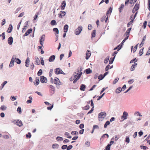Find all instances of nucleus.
<instances>
[{
  "mask_svg": "<svg viewBox=\"0 0 150 150\" xmlns=\"http://www.w3.org/2000/svg\"><path fill=\"white\" fill-rule=\"evenodd\" d=\"M16 59V60L15 61V62L17 64H19V58H16V55H13L10 62L9 65V67H11L13 66L14 65L15 60Z\"/></svg>",
  "mask_w": 150,
  "mask_h": 150,
  "instance_id": "obj_1",
  "label": "nucleus"
},
{
  "mask_svg": "<svg viewBox=\"0 0 150 150\" xmlns=\"http://www.w3.org/2000/svg\"><path fill=\"white\" fill-rule=\"evenodd\" d=\"M106 116V114L105 112H100L98 115L99 120L100 121H102L104 119V118Z\"/></svg>",
  "mask_w": 150,
  "mask_h": 150,
  "instance_id": "obj_2",
  "label": "nucleus"
},
{
  "mask_svg": "<svg viewBox=\"0 0 150 150\" xmlns=\"http://www.w3.org/2000/svg\"><path fill=\"white\" fill-rule=\"evenodd\" d=\"M83 28L81 26H79L76 29L75 34L76 35H79L82 30Z\"/></svg>",
  "mask_w": 150,
  "mask_h": 150,
  "instance_id": "obj_3",
  "label": "nucleus"
},
{
  "mask_svg": "<svg viewBox=\"0 0 150 150\" xmlns=\"http://www.w3.org/2000/svg\"><path fill=\"white\" fill-rule=\"evenodd\" d=\"M82 68L81 67H80L78 69V71H77V73L76 72H75L74 74L72 75L73 77L74 78V79H75L78 76H77V75H79V74L80 73V71L81 72V71H82Z\"/></svg>",
  "mask_w": 150,
  "mask_h": 150,
  "instance_id": "obj_4",
  "label": "nucleus"
},
{
  "mask_svg": "<svg viewBox=\"0 0 150 150\" xmlns=\"http://www.w3.org/2000/svg\"><path fill=\"white\" fill-rule=\"evenodd\" d=\"M55 73L56 74H65L63 72L62 70L60 68L56 69L55 70Z\"/></svg>",
  "mask_w": 150,
  "mask_h": 150,
  "instance_id": "obj_5",
  "label": "nucleus"
},
{
  "mask_svg": "<svg viewBox=\"0 0 150 150\" xmlns=\"http://www.w3.org/2000/svg\"><path fill=\"white\" fill-rule=\"evenodd\" d=\"M40 81L42 83H47V79L44 76H41L40 77Z\"/></svg>",
  "mask_w": 150,
  "mask_h": 150,
  "instance_id": "obj_6",
  "label": "nucleus"
},
{
  "mask_svg": "<svg viewBox=\"0 0 150 150\" xmlns=\"http://www.w3.org/2000/svg\"><path fill=\"white\" fill-rule=\"evenodd\" d=\"M128 114L127 112L126 111L123 112V114L122 116V118H123V120L127 119Z\"/></svg>",
  "mask_w": 150,
  "mask_h": 150,
  "instance_id": "obj_7",
  "label": "nucleus"
},
{
  "mask_svg": "<svg viewBox=\"0 0 150 150\" xmlns=\"http://www.w3.org/2000/svg\"><path fill=\"white\" fill-rule=\"evenodd\" d=\"M114 143V141L112 140L110 142V144L107 145L105 147V149L106 150H110V146L112 145Z\"/></svg>",
  "mask_w": 150,
  "mask_h": 150,
  "instance_id": "obj_8",
  "label": "nucleus"
},
{
  "mask_svg": "<svg viewBox=\"0 0 150 150\" xmlns=\"http://www.w3.org/2000/svg\"><path fill=\"white\" fill-rule=\"evenodd\" d=\"M82 74V72H80V73L79 74V75L78 76L74 81L73 82L74 83H75L77 82V81L80 78Z\"/></svg>",
  "mask_w": 150,
  "mask_h": 150,
  "instance_id": "obj_9",
  "label": "nucleus"
},
{
  "mask_svg": "<svg viewBox=\"0 0 150 150\" xmlns=\"http://www.w3.org/2000/svg\"><path fill=\"white\" fill-rule=\"evenodd\" d=\"M91 52L88 50H87V52L86 54V59L88 60L91 55Z\"/></svg>",
  "mask_w": 150,
  "mask_h": 150,
  "instance_id": "obj_10",
  "label": "nucleus"
},
{
  "mask_svg": "<svg viewBox=\"0 0 150 150\" xmlns=\"http://www.w3.org/2000/svg\"><path fill=\"white\" fill-rule=\"evenodd\" d=\"M13 39L12 37H10L8 39V42L9 45H11L13 43Z\"/></svg>",
  "mask_w": 150,
  "mask_h": 150,
  "instance_id": "obj_11",
  "label": "nucleus"
},
{
  "mask_svg": "<svg viewBox=\"0 0 150 150\" xmlns=\"http://www.w3.org/2000/svg\"><path fill=\"white\" fill-rule=\"evenodd\" d=\"M54 84L56 85H60V81L58 78H55L54 79Z\"/></svg>",
  "mask_w": 150,
  "mask_h": 150,
  "instance_id": "obj_12",
  "label": "nucleus"
},
{
  "mask_svg": "<svg viewBox=\"0 0 150 150\" xmlns=\"http://www.w3.org/2000/svg\"><path fill=\"white\" fill-rule=\"evenodd\" d=\"M55 58V56L54 55H52L50 57L48 60L50 62H53Z\"/></svg>",
  "mask_w": 150,
  "mask_h": 150,
  "instance_id": "obj_13",
  "label": "nucleus"
},
{
  "mask_svg": "<svg viewBox=\"0 0 150 150\" xmlns=\"http://www.w3.org/2000/svg\"><path fill=\"white\" fill-rule=\"evenodd\" d=\"M146 35L144 36L143 38V39H142V42H141V43L140 44V45H139V47L141 48L143 46V45L144 44V41H145V40L146 39Z\"/></svg>",
  "mask_w": 150,
  "mask_h": 150,
  "instance_id": "obj_14",
  "label": "nucleus"
},
{
  "mask_svg": "<svg viewBox=\"0 0 150 150\" xmlns=\"http://www.w3.org/2000/svg\"><path fill=\"white\" fill-rule=\"evenodd\" d=\"M13 29V26L11 24H10L7 30V32L8 33H11Z\"/></svg>",
  "mask_w": 150,
  "mask_h": 150,
  "instance_id": "obj_15",
  "label": "nucleus"
},
{
  "mask_svg": "<svg viewBox=\"0 0 150 150\" xmlns=\"http://www.w3.org/2000/svg\"><path fill=\"white\" fill-rule=\"evenodd\" d=\"M59 17H60L61 18L63 17L66 14V12L64 11H60V13L59 14Z\"/></svg>",
  "mask_w": 150,
  "mask_h": 150,
  "instance_id": "obj_16",
  "label": "nucleus"
},
{
  "mask_svg": "<svg viewBox=\"0 0 150 150\" xmlns=\"http://www.w3.org/2000/svg\"><path fill=\"white\" fill-rule=\"evenodd\" d=\"M69 26L68 25H65L64 27V33H67L68 31Z\"/></svg>",
  "mask_w": 150,
  "mask_h": 150,
  "instance_id": "obj_17",
  "label": "nucleus"
},
{
  "mask_svg": "<svg viewBox=\"0 0 150 150\" xmlns=\"http://www.w3.org/2000/svg\"><path fill=\"white\" fill-rule=\"evenodd\" d=\"M59 146V145L57 144H54L52 145V148L54 149H58Z\"/></svg>",
  "mask_w": 150,
  "mask_h": 150,
  "instance_id": "obj_18",
  "label": "nucleus"
},
{
  "mask_svg": "<svg viewBox=\"0 0 150 150\" xmlns=\"http://www.w3.org/2000/svg\"><path fill=\"white\" fill-rule=\"evenodd\" d=\"M66 5V3L65 1H63L62 3L61 4V7H62L61 8V9L62 10H64L65 7Z\"/></svg>",
  "mask_w": 150,
  "mask_h": 150,
  "instance_id": "obj_19",
  "label": "nucleus"
},
{
  "mask_svg": "<svg viewBox=\"0 0 150 150\" xmlns=\"http://www.w3.org/2000/svg\"><path fill=\"white\" fill-rule=\"evenodd\" d=\"M35 64L37 65H39L40 63L39 59L38 57L35 58Z\"/></svg>",
  "mask_w": 150,
  "mask_h": 150,
  "instance_id": "obj_20",
  "label": "nucleus"
},
{
  "mask_svg": "<svg viewBox=\"0 0 150 150\" xmlns=\"http://www.w3.org/2000/svg\"><path fill=\"white\" fill-rule=\"evenodd\" d=\"M122 90L121 88L120 87H119L116 89L115 92L116 93H120Z\"/></svg>",
  "mask_w": 150,
  "mask_h": 150,
  "instance_id": "obj_21",
  "label": "nucleus"
},
{
  "mask_svg": "<svg viewBox=\"0 0 150 150\" xmlns=\"http://www.w3.org/2000/svg\"><path fill=\"white\" fill-rule=\"evenodd\" d=\"M85 88V85L84 84H82L81 86L80 89L81 91H84Z\"/></svg>",
  "mask_w": 150,
  "mask_h": 150,
  "instance_id": "obj_22",
  "label": "nucleus"
},
{
  "mask_svg": "<svg viewBox=\"0 0 150 150\" xmlns=\"http://www.w3.org/2000/svg\"><path fill=\"white\" fill-rule=\"evenodd\" d=\"M35 81L36 82V83H35V82H34V84L35 85H38L40 83V81L38 77L36 78V79L35 80Z\"/></svg>",
  "mask_w": 150,
  "mask_h": 150,
  "instance_id": "obj_23",
  "label": "nucleus"
},
{
  "mask_svg": "<svg viewBox=\"0 0 150 150\" xmlns=\"http://www.w3.org/2000/svg\"><path fill=\"white\" fill-rule=\"evenodd\" d=\"M132 29L131 28H128L126 32L125 33V35H126L127 36H129V34L130 32V30Z\"/></svg>",
  "mask_w": 150,
  "mask_h": 150,
  "instance_id": "obj_24",
  "label": "nucleus"
},
{
  "mask_svg": "<svg viewBox=\"0 0 150 150\" xmlns=\"http://www.w3.org/2000/svg\"><path fill=\"white\" fill-rule=\"evenodd\" d=\"M7 83V82L6 81H4L1 84V86L0 87V90H1L4 87V86Z\"/></svg>",
  "mask_w": 150,
  "mask_h": 150,
  "instance_id": "obj_25",
  "label": "nucleus"
},
{
  "mask_svg": "<svg viewBox=\"0 0 150 150\" xmlns=\"http://www.w3.org/2000/svg\"><path fill=\"white\" fill-rule=\"evenodd\" d=\"M29 98L30 99L28 100L26 102L28 104L31 103L32 100L33 99L32 97L31 96H29Z\"/></svg>",
  "mask_w": 150,
  "mask_h": 150,
  "instance_id": "obj_26",
  "label": "nucleus"
},
{
  "mask_svg": "<svg viewBox=\"0 0 150 150\" xmlns=\"http://www.w3.org/2000/svg\"><path fill=\"white\" fill-rule=\"evenodd\" d=\"M45 39V35H43L40 37V41H44Z\"/></svg>",
  "mask_w": 150,
  "mask_h": 150,
  "instance_id": "obj_27",
  "label": "nucleus"
},
{
  "mask_svg": "<svg viewBox=\"0 0 150 150\" xmlns=\"http://www.w3.org/2000/svg\"><path fill=\"white\" fill-rule=\"evenodd\" d=\"M56 139L57 140V141H61L63 140V138L61 137L58 136L56 137Z\"/></svg>",
  "mask_w": 150,
  "mask_h": 150,
  "instance_id": "obj_28",
  "label": "nucleus"
},
{
  "mask_svg": "<svg viewBox=\"0 0 150 150\" xmlns=\"http://www.w3.org/2000/svg\"><path fill=\"white\" fill-rule=\"evenodd\" d=\"M119 137L117 135H115V138L113 137L111 139V140L113 141L115 140V141H117Z\"/></svg>",
  "mask_w": 150,
  "mask_h": 150,
  "instance_id": "obj_29",
  "label": "nucleus"
},
{
  "mask_svg": "<svg viewBox=\"0 0 150 150\" xmlns=\"http://www.w3.org/2000/svg\"><path fill=\"white\" fill-rule=\"evenodd\" d=\"M112 9L111 7H110L108 11H107L106 13V16H108V15L109 13H111L112 12Z\"/></svg>",
  "mask_w": 150,
  "mask_h": 150,
  "instance_id": "obj_30",
  "label": "nucleus"
},
{
  "mask_svg": "<svg viewBox=\"0 0 150 150\" xmlns=\"http://www.w3.org/2000/svg\"><path fill=\"white\" fill-rule=\"evenodd\" d=\"M92 72V70L88 68L86 69V73L87 74H90Z\"/></svg>",
  "mask_w": 150,
  "mask_h": 150,
  "instance_id": "obj_31",
  "label": "nucleus"
},
{
  "mask_svg": "<svg viewBox=\"0 0 150 150\" xmlns=\"http://www.w3.org/2000/svg\"><path fill=\"white\" fill-rule=\"evenodd\" d=\"M90 108V107L89 105H87L84 107L82 108L83 110H88Z\"/></svg>",
  "mask_w": 150,
  "mask_h": 150,
  "instance_id": "obj_32",
  "label": "nucleus"
},
{
  "mask_svg": "<svg viewBox=\"0 0 150 150\" xmlns=\"http://www.w3.org/2000/svg\"><path fill=\"white\" fill-rule=\"evenodd\" d=\"M51 24L52 25H55L57 24L55 20H52L51 22Z\"/></svg>",
  "mask_w": 150,
  "mask_h": 150,
  "instance_id": "obj_33",
  "label": "nucleus"
},
{
  "mask_svg": "<svg viewBox=\"0 0 150 150\" xmlns=\"http://www.w3.org/2000/svg\"><path fill=\"white\" fill-rule=\"evenodd\" d=\"M124 7V5L123 4H122L120 6L119 8V11L120 12H121V10L122 9H123Z\"/></svg>",
  "mask_w": 150,
  "mask_h": 150,
  "instance_id": "obj_34",
  "label": "nucleus"
},
{
  "mask_svg": "<svg viewBox=\"0 0 150 150\" xmlns=\"http://www.w3.org/2000/svg\"><path fill=\"white\" fill-rule=\"evenodd\" d=\"M6 108L7 107L6 106L4 105H2L0 108L2 110H6Z\"/></svg>",
  "mask_w": 150,
  "mask_h": 150,
  "instance_id": "obj_35",
  "label": "nucleus"
},
{
  "mask_svg": "<svg viewBox=\"0 0 150 150\" xmlns=\"http://www.w3.org/2000/svg\"><path fill=\"white\" fill-rule=\"evenodd\" d=\"M104 78V76L102 74H100L98 77V79L99 81L102 80Z\"/></svg>",
  "mask_w": 150,
  "mask_h": 150,
  "instance_id": "obj_36",
  "label": "nucleus"
},
{
  "mask_svg": "<svg viewBox=\"0 0 150 150\" xmlns=\"http://www.w3.org/2000/svg\"><path fill=\"white\" fill-rule=\"evenodd\" d=\"M134 18L131 21L129 22L127 24V26L128 27H129L130 26L132 25V23L133 20Z\"/></svg>",
  "mask_w": 150,
  "mask_h": 150,
  "instance_id": "obj_37",
  "label": "nucleus"
},
{
  "mask_svg": "<svg viewBox=\"0 0 150 150\" xmlns=\"http://www.w3.org/2000/svg\"><path fill=\"white\" fill-rule=\"evenodd\" d=\"M110 124V122L109 121H107L104 124V127L105 128H106L107 126Z\"/></svg>",
  "mask_w": 150,
  "mask_h": 150,
  "instance_id": "obj_38",
  "label": "nucleus"
},
{
  "mask_svg": "<svg viewBox=\"0 0 150 150\" xmlns=\"http://www.w3.org/2000/svg\"><path fill=\"white\" fill-rule=\"evenodd\" d=\"M42 70L41 69H40L38 72L37 74L38 76H40L42 74Z\"/></svg>",
  "mask_w": 150,
  "mask_h": 150,
  "instance_id": "obj_39",
  "label": "nucleus"
},
{
  "mask_svg": "<svg viewBox=\"0 0 150 150\" xmlns=\"http://www.w3.org/2000/svg\"><path fill=\"white\" fill-rule=\"evenodd\" d=\"M134 8L137 11L139 8V5L138 4H136Z\"/></svg>",
  "mask_w": 150,
  "mask_h": 150,
  "instance_id": "obj_40",
  "label": "nucleus"
},
{
  "mask_svg": "<svg viewBox=\"0 0 150 150\" xmlns=\"http://www.w3.org/2000/svg\"><path fill=\"white\" fill-rule=\"evenodd\" d=\"M53 69H51L50 70L49 73V76L50 77H51L52 76V74L53 72Z\"/></svg>",
  "mask_w": 150,
  "mask_h": 150,
  "instance_id": "obj_41",
  "label": "nucleus"
},
{
  "mask_svg": "<svg viewBox=\"0 0 150 150\" xmlns=\"http://www.w3.org/2000/svg\"><path fill=\"white\" fill-rule=\"evenodd\" d=\"M96 30H93L92 34V38H94L96 36Z\"/></svg>",
  "mask_w": 150,
  "mask_h": 150,
  "instance_id": "obj_42",
  "label": "nucleus"
},
{
  "mask_svg": "<svg viewBox=\"0 0 150 150\" xmlns=\"http://www.w3.org/2000/svg\"><path fill=\"white\" fill-rule=\"evenodd\" d=\"M109 59V56L107 57L104 60V63H107L108 62V60Z\"/></svg>",
  "mask_w": 150,
  "mask_h": 150,
  "instance_id": "obj_43",
  "label": "nucleus"
},
{
  "mask_svg": "<svg viewBox=\"0 0 150 150\" xmlns=\"http://www.w3.org/2000/svg\"><path fill=\"white\" fill-rule=\"evenodd\" d=\"M137 114V116H139L140 117L142 116V115L140 114V113L139 112H135L134 113V115H136Z\"/></svg>",
  "mask_w": 150,
  "mask_h": 150,
  "instance_id": "obj_44",
  "label": "nucleus"
},
{
  "mask_svg": "<svg viewBox=\"0 0 150 150\" xmlns=\"http://www.w3.org/2000/svg\"><path fill=\"white\" fill-rule=\"evenodd\" d=\"M53 30L56 33L58 34L59 33V30L57 28H54L53 29Z\"/></svg>",
  "mask_w": 150,
  "mask_h": 150,
  "instance_id": "obj_45",
  "label": "nucleus"
},
{
  "mask_svg": "<svg viewBox=\"0 0 150 150\" xmlns=\"http://www.w3.org/2000/svg\"><path fill=\"white\" fill-rule=\"evenodd\" d=\"M140 148L141 149H143L144 150H146V149L148 148L146 146H143L142 145L140 146Z\"/></svg>",
  "mask_w": 150,
  "mask_h": 150,
  "instance_id": "obj_46",
  "label": "nucleus"
},
{
  "mask_svg": "<svg viewBox=\"0 0 150 150\" xmlns=\"http://www.w3.org/2000/svg\"><path fill=\"white\" fill-rule=\"evenodd\" d=\"M119 78H116L113 81V84H115L119 80Z\"/></svg>",
  "mask_w": 150,
  "mask_h": 150,
  "instance_id": "obj_47",
  "label": "nucleus"
},
{
  "mask_svg": "<svg viewBox=\"0 0 150 150\" xmlns=\"http://www.w3.org/2000/svg\"><path fill=\"white\" fill-rule=\"evenodd\" d=\"M105 136H107L108 138L109 137V135L108 134H104L100 138V140H102L103 137H104Z\"/></svg>",
  "mask_w": 150,
  "mask_h": 150,
  "instance_id": "obj_48",
  "label": "nucleus"
},
{
  "mask_svg": "<svg viewBox=\"0 0 150 150\" xmlns=\"http://www.w3.org/2000/svg\"><path fill=\"white\" fill-rule=\"evenodd\" d=\"M147 22L146 21H145L144 23L142 25V27L144 28H145L146 27L147 25Z\"/></svg>",
  "mask_w": 150,
  "mask_h": 150,
  "instance_id": "obj_49",
  "label": "nucleus"
},
{
  "mask_svg": "<svg viewBox=\"0 0 150 150\" xmlns=\"http://www.w3.org/2000/svg\"><path fill=\"white\" fill-rule=\"evenodd\" d=\"M129 38V36H127L123 40L122 42H121V44H123V43L127 40Z\"/></svg>",
  "mask_w": 150,
  "mask_h": 150,
  "instance_id": "obj_50",
  "label": "nucleus"
},
{
  "mask_svg": "<svg viewBox=\"0 0 150 150\" xmlns=\"http://www.w3.org/2000/svg\"><path fill=\"white\" fill-rule=\"evenodd\" d=\"M93 129L94 130L95 129H99V127L98 125H94L93 126Z\"/></svg>",
  "mask_w": 150,
  "mask_h": 150,
  "instance_id": "obj_51",
  "label": "nucleus"
},
{
  "mask_svg": "<svg viewBox=\"0 0 150 150\" xmlns=\"http://www.w3.org/2000/svg\"><path fill=\"white\" fill-rule=\"evenodd\" d=\"M115 56L113 58V59L112 60H111V59H110V60L109 61V64H111L113 63V62L114 59L115 58Z\"/></svg>",
  "mask_w": 150,
  "mask_h": 150,
  "instance_id": "obj_52",
  "label": "nucleus"
},
{
  "mask_svg": "<svg viewBox=\"0 0 150 150\" xmlns=\"http://www.w3.org/2000/svg\"><path fill=\"white\" fill-rule=\"evenodd\" d=\"M85 145L86 147H89L90 145V143L88 141L86 142L85 144Z\"/></svg>",
  "mask_w": 150,
  "mask_h": 150,
  "instance_id": "obj_53",
  "label": "nucleus"
},
{
  "mask_svg": "<svg viewBox=\"0 0 150 150\" xmlns=\"http://www.w3.org/2000/svg\"><path fill=\"white\" fill-rule=\"evenodd\" d=\"M125 141L126 142H127L128 143H129V137H127L126 138V139Z\"/></svg>",
  "mask_w": 150,
  "mask_h": 150,
  "instance_id": "obj_54",
  "label": "nucleus"
},
{
  "mask_svg": "<svg viewBox=\"0 0 150 150\" xmlns=\"http://www.w3.org/2000/svg\"><path fill=\"white\" fill-rule=\"evenodd\" d=\"M71 134L72 135H75V134H78V132L76 131H73L71 132Z\"/></svg>",
  "mask_w": 150,
  "mask_h": 150,
  "instance_id": "obj_55",
  "label": "nucleus"
},
{
  "mask_svg": "<svg viewBox=\"0 0 150 150\" xmlns=\"http://www.w3.org/2000/svg\"><path fill=\"white\" fill-rule=\"evenodd\" d=\"M41 60V63L42 65H44V61L43 59V58L42 57L40 58Z\"/></svg>",
  "mask_w": 150,
  "mask_h": 150,
  "instance_id": "obj_56",
  "label": "nucleus"
},
{
  "mask_svg": "<svg viewBox=\"0 0 150 150\" xmlns=\"http://www.w3.org/2000/svg\"><path fill=\"white\" fill-rule=\"evenodd\" d=\"M18 120H17V121H16V120H14L13 122V123L14 124L17 125L18 126H19V123L18 122Z\"/></svg>",
  "mask_w": 150,
  "mask_h": 150,
  "instance_id": "obj_57",
  "label": "nucleus"
},
{
  "mask_svg": "<svg viewBox=\"0 0 150 150\" xmlns=\"http://www.w3.org/2000/svg\"><path fill=\"white\" fill-rule=\"evenodd\" d=\"M105 94V93H103L102 95H101V96H99V97L97 99V100H100L102 98L103 96Z\"/></svg>",
  "mask_w": 150,
  "mask_h": 150,
  "instance_id": "obj_58",
  "label": "nucleus"
},
{
  "mask_svg": "<svg viewBox=\"0 0 150 150\" xmlns=\"http://www.w3.org/2000/svg\"><path fill=\"white\" fill-rule=\"evenodd\" d=\"M67 145H63L62 147L61 148L63 149H67Z\"/></svg>",
  "mask_w": 150,
  "mask_h": 150,
  "instance_id": "obj_59",
  "label": "nucleus"
},
{
  "mask_svg": "<svg viewBox=\"0 0 150 150\" xmlns=\"http://www.w3.org/2000/svg\"><path fill=\"white\" fill-rule=\"evenodd\" d=\"M11 100L13 101H14L16 99V97H14V96H12L11 97Z\"/></svg>",
  "mask_w": 150,
  "mask_h": 150,
  "instance_id": "obj_60",
  "label": "nucleus"
},
{
  "mask_svg": "<svg viewBox=\"0 0 150 150\" xmlns=\"http://www.w3.org/2000/svg\"><path fill=\"white\" fill-rule=\"evenodd\" d=\"M73 146L72 145H69L68 147H67V150H69L72 148Z\"/></svg>",
  "mask_w": 150,
  "mask_h": 150,
  "instance_id": "obj_61",
  "label": "nucleus"
},
{
  "mask_svg": "<svg viewBox=\"0 0 150 150\" xmlns=\"http://www.w3.org/2000/svg\"><path fill=\"white\" fill-rule=\"evenodd\" d=\"M134 81V80L133 79H131L129 80V81H128V82L129 84H131L133 83Z\"/></svg>",
  "mask_w": 150,
  "mask_h": 150,
  "instance_id": "obj_62",
  "label": "nucleus"
},
{
  "mask_svg": "<svg viewBox=\"0 0 150 150\" xmlns=\"http://www.w3.org/2000/svg\"><path fill=\"white\" fill-rule=\"evenodd\" d=\"M92 28V26L91 25L89 24L88 25V30H91Z\"/></svg>",
  "mask_w": 150,
  "mask_h": 150,
  "instance_id": "obj_63",
  "label": "nucleus"
},
{
  "mask_svg": "<svg viewBox=\"0 0 150 150\" xmlns=\"http://www.w3.org/2000/svg\"><path fill=\"white\" fill-rule=\"evenodd\" d=\"M64 56V54H62L60 55L59 59L60 60H61Z\"/></svg>",
  "mask_w": 150,
  "mask_h": 150,
  "instance_id": "obj_64",
  "label": "nucleus"
}]
</instances>
